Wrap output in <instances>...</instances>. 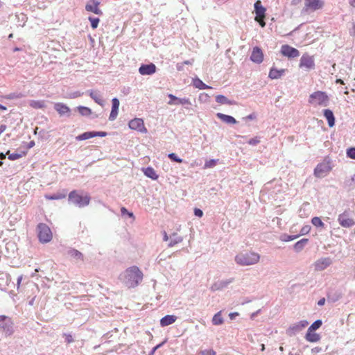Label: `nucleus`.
Instances as JSON below:
<instances>
[{
    "label": "nucleus",
    "instance_id": "nucleus-8",
    "mask_svg": "<svg viewBox=\"0 0 355 355\" xmlns=\"http://www.w3.org/2000/svg\"><path fill=\"white\" fill-rule=\"evenodd\" d=\"M315 60L313 56L304 53L300 58L299 67L306 70H311L315 69Z\"/></svg>",
    "mask_w": 355,
    "mask_h": 355
},
{
    "label": "nucleus",
    "instance_id": "nucleus-35",
    "mask_svg": "<svg viewBox=\"0 0 355 355\" xmlns=\"http://www.w3.org/2000/svg\"><path fill=\"white\" fill-rule=\"evenodd\" d=\"M77 110L82 116H89L92 114V110L87 107L80 105Z\"/></svg>",
    "mask_w": 355,
    "mask_h": 355
},
{
    "label": "nucleus",
    "instance_id": "nucleus-48",
    "mask_svg": "<svg viewBox=\"0 0 355 355\" xmlns=\"http://www.w3.org/2000/svg\"><path fill=\"white\" fill-rule=\"evenodd\" d=\"M67 343L69 344L73 342V336L71 334H64Z\"/></svg>",
    "mask_w": 355,
    "mask_h": 355
},
{
    "label": "nucleus",
    "instance_id": "nucleus-36",
    "mask_svg": "<svg viewBox=\"0 0 355 355\" xmlns=\"http://www.w3.org/2000/svg\"><path fill=\"white\" fill-rule=\"evenodd\" d=\"M223 319L221 317L220 312H218L216 314H215L212 318V323L214 325H219V324H223Z\"/></svg>",
    "mask_w": 355,
    "mask_h": 355
},
{
    "label": "nucleus",
    "instance_id": "nucleus-58",
    "mask_svg": "<svg viewBox=\"0 0 355 355\" xmlns=\"http://www.w3.org/2000/svg\"><path fill=\"white\" fill-rule=\"evenodd\" d=\"M6 125H3V124L1 125H0V135H1L3 132H4V131L6 130Z\"/></svg>",
    "mask_w": 355,
    "mask_h": 355
},
{
    "label": "nucleus",
    "instance_id": "nucleus-64",
    "mask_svg": "<svg viewBox=\"0 0 355 355\" xmlns=\"http://www.w3.org/2000/svg\"><path fill=\"white\" fill-rule=\"evenodd\" d=\"M168 235H167L166 232H164V241H168Z\"/></svg>",
    "mask_w": 355,
    "mask_h": 355
},
{
    "label": "nucleus",
    "instance_id": "nucleus-16",
    "mask_svg": "<svg viewBox=\"0 0 355 355\" xmlns=\"http://www.w3.org/2000/svg\"><path fill=\"white\" fill-rule=\"evenodd\" d=\"M156 71V66L153 63L148 64H141L139 69V72L141 75H152Z\"/></svg>",
    "mask_w": 355,
    "mask_h": 355
},
{
    "label": "nucleus",
    "instance_id": "nucleus-15",
    "mask_svg": "<svg viewBox=\"0 0 355 355\" xmlns=\"http://www.w3.org/2000/svg\"><path fill=\"white\" fill-rule=\"evenodd\" d=\"M331 262V259L329 257L319 259L314 263L315 270L318 271L323 270L329 266Z\"/></svg>",
    "mask_w": 355,
    "mask_h": 355
},
{
    "label": "nucleus",
    "instance_id": "nucleus-4",
    "mask_svg": "<svg viewBox=\"0 0 355 355\" xmlns=\"http://www.w3.org/2000/svg\"><path fill=\"white\" fill-rule=\"evenodd\" d=\"M329 101V96L326 92L322 91L312 93L309 98V103L313 106H327Z\"/></svg>",
    "mask_w": 355,
    "mask_h": 355
},
{
    "label": "nucleus",
    "instance_id": "nucleus-39",
    "mask_svg": "<svg viewBox=\"0 0 355 355\" xmlns=\"http://www.w3.org/2000/svg\"><path fill=\"white\" fill-rule=\"evenodd\" d=\"M89 20L91 22V27L96 29L99 24L100 19L98 17H89Z\"/></svg>",
    "mask_w": 355,
    "mask_h": 355
},
{
    "label": "nucleus",
    "instance_id": "nucleus-25",
    "mask_svg": "<svg viewBox=\"0 0 355 355\" xmlns=\"http://www.w3.org/2000/svg\"><path fill=\"white\" fill-rule=\"evenodd\" d=\"M324 116L328 121L329 126L333 127L335 124V117L333 112L329 109H326L324 110Z\"/></svg>",
    "mask_w": 355,
    "mask_h": 355
},
{
    "label": "nucleus",
    "instance_id": "nucleus-3",
    "mask_svg": "<svg viewBox=\"0 0 355 355\" xmlns=\"http://www.w3.org/2000/svg\"><path fill=\"white\" fill-rule=\"evenodd\" d=\"M68 200L78 207H84L89 204L90 197L88 195L82 196L73 190L69 193Z\"/></svg>",
    "mask_w": 355,
    "mask_h": 355
},
{
    "label": "nucleus",
    "instance_id": "nucleus-31",
    "mask_svg": "<svg viewBox=\"0 0 355 355\" xmlns=\"http://www.w3.org/2000/svg\"><path fill=\"white\" fill-rule=\"evenodd\" d=\"M193 85L196 88H198L199 89H210L211 87L205 84L199 78H194L193 79Z\"/></svg>",
    "mask_w": 355,
    "mask_h": 355
},
{
    "label": "nucleus",
    "instance_id": "nucleus-53",
    "mask_svg": "<svg viewBox=\"0 0 355 355\" xmlns=\"http://www.w3.org/2000/svg\"><path fill=\"white\" fill-rule=\"evenodd\" d=\"M194 214H195L196 216H198V217H200H200H202V215H203V212H202V211L201 209H198V208H196V209H194Z\"/></svg>",
    "mask_w": 355,
    "mask_h": 355
},
{
    "label": "nucleus",
    "instance_id": "nucleus-46",
    "mask_svg": "<svg viewBox=\"0 0 355 355\" xmlns=\"http://www.w3.org/2000/svg\"><path fill=\"white\" fill-rule=\"evenodd\" d=\"M260 142V139L258 137H255L254 138H252L250 139L248 143V144L250 145H252V146H256Z\"/></svg>",
    "mask_w": 355,
    "mask_h": 355
},
{
    "label": "nucleus",
    "instance_id": "nucleus-10",
    "mask_svg": "<svg viewBox=\"0 0 355 355\" xmlns=\"http://www.w3.org/2000/svg\"><path fill=\"white\" fill-rule=\"evenodd\" d=\"M281 53L288 58H294L300 56V51L288 44L282 45L281 47Z\"/></svg>",
    "mask_w": 355,
    "mask_h": 355
},
{
    "label": "nucleus",
    "instance_id": "nucleus-44",
    "mask_svg": "<svg viewBox=\"0 0 355 355\" xmlns=\"http://www.w3.org/2000/svg\"><path fill=\"white\" fill-rule=\"evenodd\" d=\"M347 155L349 158L355 159V148H350L347 149Z\"/></svg>",
    "mask_w": 355,
    "mask_h": 355
},
{
    "label": "nucleus",
    "instance_id": "nucleus-41",
    "mask_svg": "<svg viewBox=\"0 0 355 355\" xmlns=\"http://www.w3.org/2000/svg\"><path fill=\"white\" fill-rule=\"evenodd\" d=\"M218 159H209L207 160L205 164V168H212L215 166L218 162Z\"/></svg>",
    "mask_w": 355,
    "mask_h": 355
},
{
    "label": "nucleus",
    "instance_id": "nucleus-21",
    "mask_svg": "<svg viewBox=\"0 0 355 355\" xmlns=\"http://www.w3.org/2000/svg\"><path fill=\"white\" fill-rule=\"evenodd\" d=\"M216 116L223 122L227 124H235L236 123V120L230 115H226L219 112L216 114Z\"/></svg>",
    "mask_w": 355,
    "mask_h": 355
},
{
    "label": "nucleus",
    "instance_id": "nucleus-47",
    "mask_svg": "<svg viewBox=\"0 0 355 355\" xmlns=\"http://www.w3.org/2000/svg\"><path fill=\"white\" fill-rule=\"evenodd\" d=\"M171 241L168 244L169 246H173L175 244L178 243V237L175 233L172 234L170 236Z\"/></svg>",
    "mask_w": 355,
    "mask_h": 355
},
{
    "label": "nucleus",
    "instance_id": "nucleus-2",
    "mask_svg": "<svg viewBox=\"0 0 355 355\" xmlns=\"http://www.w3.org/2000/svg\"><path fill=\"white\" fill-rule=\"evenodd\" d=\"M260 255L254 252H241L235 257V261L241 266H250L259 262Z\"/></svg>",
    "mask_w": 355,
    "mask_h": 355
},
{
    "label": "nucleus",
    "instance_id": "nucleus-42",
    "mask_svg": "<svg viewBox=\"0 0 355 355\" xmlns=\"http://www.w3.org/2000/svg\"><path fill=\"white\" fill-rule=\"evenodd\" d=\"M198 355H216V353L214 349H209L200 351Z\"/></svg>",
    "mask_w": 355,
    "mask_h": 355
},
{
    "label": "nucleus",
    "instance_id": "nucleus-12",
    "mask_svg": "<svg viewBox=\"0 0 355 355\" xmlns=\"http://www.w3.org/2000/svg\"><path fill=\"white\" fill-rule=\"evenodd\" d=\"M129 128L132 130L145 133L147 129L144 126V121L139 118H135L130 121L128 123Z\"/></svg>",
    "mask_w": 355,
    "mask_h": 355
},
{
    "label": "nucleus",
    "instance_id": "nucleus-14",
    "mask_svg": "<svg viewBox=\"0 0 355 355\" xmlns=\"http://www.w3.org/2000/svg\"><path fill=\"white\" fill-rule=\"evenodd\" d=\"M250 60L252 62L257 64H260L263 62V53L261 48L255 46L252 49Z\"/></svg>",
    "mask_w": 355,
    "mask_h": 355
},
{
    "label": "nucleus",
    "instance_id": "nucleus-34",
    "mask_svg": "<svg viewBox=\"0 0 355 355\" xmlns=\"http://www.w3.org/2000/svg\"><path fill=\"white\" fill-rule=\"evenodd\" d=\"M67 196V193H57L53 195H46L45 197L48 200H60L65 198Z\"/></svg>",
    "mask_w": 355,
    "mask_h": 355
},
{
    "label": "nucleus",
    "instance_id": "nucleus-50",
    "mask_svg": "<svg viewBox=\"0 0 355 355\" xmlns=\"http://www.w3.org/2000/svg\"><path fill=\"white\" fill-rule=\"evenodd\" d=\"M168 157L175 162H178V155L175 153H169Z\"/></svg>",
    "mask_w": 355,
    "mask_h": 355
},
{
    "label": "nucleus",
    "instance_id": "nucleus-6",
    "mask_svg": "<svg viewBox=\"0 0 355 355\" xmlns=\"http://www.w3.org/2000/svg\"><path fill=\"white\" fill-rule=\"evenodd\" d=\"M254 11L256 13V17L254 18L255 21H257L261 27H264L266 26V23L264 21V19L266 17V8L262 6L261 1L260 0H257L254 3Z\"/></svg>",
    "mask_w": 355,
    "mask_h": 355
},
{
    "label": "nucleus",
    "instance_id": "nucleus-20",
    "mask_svg": "<svg viewBox=\"0 0 355 355\" xmlns=\"http://www.w3.org/2000/svg\"><path fill=\"white\" fill-rule=\"evenodd\" d=\"M176 320H177V317L175 315H167L163 317L160 320V325L162 327L168 326V325L171 324L173 322H175L176 321Z\"/></svg>",
    "mask_w": 355,
    "mask_h": 355
},
{
    "label": "nucleus",
    "instance_id": "nucleus-60",
    "mask_svg": "<svg viewBox=\"0 0 355 355\" xmlns=\"http://www.w3.org/2000/svg\"><path fill=\"white\" fill-rule=\"evenodd\" d=\"M324 302H325V299H324V298H322V299H320V300L318 301V304L319 306H322V305H324Z\"/></svg>",
    "mask_w": 355,
    "mask_h": 355
},
{
    "label": "nucleus",
    "instance_id": "nucleus-1",
    "mask_svg": "<svg viewBox=\"0 0 355 355\" xmlns=\"http://www.w3.org/2000/svg\"><path fill=\"white\" fill-rule=\"evenodd\" d=\"M143 272L137 266L128 268L124 272L120 274V281L128 288L137 287L143 279Z\"/></svg>",
    "mask_w": 355,
    "mask_h": 355
},
{
    "label": "nucleus",
    "instance_id": "nucleus-37",
    "mask_svg": "<svg viewBox=\"0 0 355 355\" xmlns=\"http://www.w3.org/2000/svg\"><path fill=\"white\" fill-rule=\"evenodd\" d=\"M311 223L315 226V227H324V223L322 221V220L320 219V218L319 217H313L312 219H311Z\"/></svg>",
    "mask_w": 355,
    "mask_h": 355
},
{
    "label": "nucleus",
    "instance_id": "nucleus-32",
    "mask_svg": "<svg viewBox=\"0 0 355 355\" xmlns=\"http://www.w3.org/2000/svg\"><path fill=\"white\" fill-rule=\"evenodd\" d=\"M93 137H94V131H91V132H83V134L78 135L76 137V139L77 141H83V140L91 139Z\"/></svg>",
    "mask_w": 355,
    "mask_h": 355
},
{
    "label": "nucleus",
    "instance_id": "nucleus-22",
    "mask_svg": "<svg viewBox=\"0 0 355 355\" xmlns=\"http://www.w3.org/2000/svg\"><path fill=\"white\" fill-rule=\"evenodd\" d=\"M90 97L98 105H103V100L98 91L90 90L88 91Z\"/></svg>",
    "mask_w": 355,
    "mask_h": 355
},
{
    "label": "nucleus",
    "instance_id": "nucleus-7",
    "mask_svg": "<svg viewBox=\"0 0 355 355\" xmlns=\"http://www.w3.org/2000/svg\"><path fill=\"white\" fill-rule=\"evenodd\" d=\"M0 330L2 331L6 336H10L12 334L13 322L10 318L6 315H0Z\"/></svg>",
    "mask_w": 355,
    "mask_h": 355
},
{
    "label": "nucleus",
    "instance_id": "nucleus-45",
    "mask_svg": "<svg viewBox=\"0 0 355 355\" xmlns=\"http://www.w3.org/2000/svg\"><path fill=\"white\" fill-rule=\"evenodd\" d=\"M311 230V226L309 225H304L300 230V235L307 234Z\"/></svg>",
    "mask_w": 355,
    "mask_h": 355
},
{
    "label": "nucleus",
    "instance_id": "nucleus-59",
    "mask_svg": "<svg viewBox=\"0 0 355 355\" xmlns=\"http://www.w3.org/2000/svg\"><path fill=\"white\" fill-rule=\"evenodd\" d=\"M21 280H22V275L19 276V277H18V278H17V288H19V286H20V284H21Z\"/></svg>",
    "mask_w": 355,
    "mask_h": 355
},
{
    "label": "nucleus",
    "instance_id": "nucleus-43",
    "mask_svg": "<svg viewBox=\"0 0 355 355\" xmlns=\"http://www.w3.org/2000/svg\"><path fill=\"white\" fill-rule=\"evenodd\" d=\"M308 322L306 320H302L300 321L297 324H296V327H294V329L300 330L304 327H306L308 325Z\"/></svg>",
    "mask_w": 355,
    "mask_h": 355
},
{
    "label": "nucleus",
    "instance_id": "nucleus-57",
    "mask_svg": "<svg viewBox=\"0 0 355 355\" xmlns=\"http://www.w3.org/2000/svg\"><path fill=\"white\" fill-rule=\"evenodd\" d=\"M129 211H128V209L125 207H121V214L123 216V215H125L128 213Z\"/></svg>",
    "mask_w": 355,
    "mask_h": 355
},
{
    "label": "nucleus",
    "instance_id": "nucleus-9",
    "mask_svg": "<svg viewBox=\"0 0 355 355\" xmlns=\"http://www.w3.org/2000/svg\"><path fill=\"white\" fill-rule=\"evenodd\" d=\"M331 171V167L327 162H322L317 165L314 170L315 177L321 178L326 176Z\"/></svg>",
    "mask_w": 355,
    "mask_h": 355
},
{
    "label": "nucleus",
    "instance_id": "nucleus-26",
    "mask_svg": "<svg viewBox=\"0 0 355 355\" xmlns=\"http://www.w3.org/2000/svg\"><path fill=\"white\" fill-rule=\"evenodd\" d=\"M29 105L34 109H44L46 107V101L44 100H31Z\"/></svg>",
    "mask_w": 355,
    "mask_h": 355
},
{
    "label": "nucleus",
    "instance_id": "nucleus-54",
    "mask_svg": "<svg viewBox=\"0 0 355 355\" xmlns=\"http://www.w3.org/2000/svg\"><path fill=\"white\" fill-rule=\"evenodd\" d=\"M164 343V342H162L161 343H159V345H156L155 347H154L150 352V354H153L155 353V352Z\"/></svg>",
    "mask_w": 355,
    "mask_h": 355
},
{
    "label": "nucleus",
    "instance_id": "nucleus-38",
    "mask_svg": "<svg viewBox=\"0 0 355 355\" xmlns=\"http://www.w3.org/2000/svg\"><path fill=\"white\" fill-rule=\"evenodd\" d=\"M8 155V159L10 160H16V159H18L19 158H21L23 155H25L24 153H23L22 154H20V153H10V151L8 150L7 152V153Z\"/></svg>",
    "mask_w": 355,
    "mask_h": 355
},
{
    "label": "nucleus",
    "instance_id": "nucleus-13",
    "mask_svg": "<svg viewBox=\"0 0 355 355\" xmlns=\"http://www.w3.org/2000/svg\"><path fill=\"white\" fill-rule=\"evenodd\" d=\"M304 4L306 10L315 11L324 6V1L322 0H305Z\"/></svg>",
    "mask_w": 355,
    "mask_h": 355
},
{
    "label": "nucleus",
    "instance_id": "nucleus-63",
    "mask_svg": "<svg viewBox=\"0 0 355 355\" xmlns=\"http://www.w3.org/2000/svg\"><path fill=\"white\" fill-rule=\"evenodd\" d=\"M255 117H256L255 115L253 114H250V115H248L247 116V118L249 119H255Z\"/></svg>",
    "mask_w": 355,
    "mask_h": 355
},
{
    "label": "nucleus",
    "instance_id": "nucleus-29",
    "mask_svg": "<svg viewBox=\"0 0 355 355\" xmlns=\"http://www.w3.org/2000/svg\"><path fill=\"white\" fill-rule=\"evenodd\" d=\"M85 10L88 12H94L96 15H102L103 12L99 9L98 6H93L87 3L85 6Z\"/></svg>",
    "mask_w": 355,
    "mask_h": 355
},
{
    "label": "nucleus",
    "instance_id": "nucleus-23",
    "mask_svg": "<svg viewBox=\"0 0 355 355\" xmlns=\"http://www.w3.org/2000/svg\"><path fill=\"white\" fill-rule=\"evenodd\" d=\"M305 338L309 342L315 343L320 340V336L319 334L314 333L313 331H310L308 329L305 336Z\"/></svg>",
    "mask_w": 355,
    "mask_h": 355
},
{
    "label": "nucleus",
    "instance_id": "nucleus-51",
    "mask_svg": "<svg viewBox=\"0 0 355 355\" xmlns=\"http://www.w3.org/2000/svg\"><path fill=\"white\" fill-rule=\"evenodd\" d=\"M168 97L171 98V101H168V104H176L175 101L178 100V97L173 95L168 94Z\"/></svg>",
    "mask_w": 355,
    "mask_h": 355
},
{
    "label": "nucleus",
    "instance_id": "nucleus-18",
    "mask_svg": "<svg viewBox=\"0 0 355 355\" xmlns=\"http://www.w3.org/2000/svg\"><path fill=\"white\" fill-rule=\"evenodd\" d=\"M119 107V101L117 98H114L112 100V110L110 114L109 120L114 121L116 119L118 115Z\"/></svg>",
    "mask_w": 355,
    "mask_h": 355
},
{
    "label": "nucleus",
    "instance_id": "nucleus-40",
    "mask_svg": "<svg viewBox=\"0 0 355 355\" xmlns=\"http://www.w3.org/2000/svg\"><path fill=\"white\" fill-rule=\"evenodd\" d=\"M322 320H318L316 321H315L309 327V330L310 331H315L318 329H319L321 325H322Z\"/></svg>",
    "mask_w": 355,
    "mask_h": 355
},
{
    "label": "nucleus",
    "instance_id": "nucleus-24",
    "mask_svg": "<svg viewBox=\"0 0 355 355\" xmlns=\"http://www.w3.org/2000/svg\"><path fill=\"white\" fill-rule=\"evenodd\" d=\"M10 280L11 278L9 274H1L0 277V289L5 291Z\"/></svg>",
    "mask_w": 355,
    "mask_h": 355
},
{
    "label": "nucleus",
    "instance_id": "nucleus-27",
    "mask_svg": "<svg viewBox=\"0 0 355 355\" xmlns=\"http://www.w3.org/2000/svg\"><path fill=\"white\" fill-rule=\"evenodd\" d=\"M67 254L74 259L82 261L83 260V254L76 249L71 248L68 250Z\"/></svg>",
    "mask_w": 355,
    "mask_h": 355
},
{
    "label": "nucleus",
    "instance_id": "nucleus-17",
    "mask_svg": "<svg viewBox=\"0 0 355 355\" xmlns=\"http://www.w3.org/2000/svg\"><path fill=\"white\" fill-rule=\"evenodd\" d=\"M338 220L340 225L344 227H350L355 224L353 219L349 218L345 214L339 215Z\"/></svg>",
    "mask_w": 355,
    "mask_h": 355
},
{
    "label": "nucleus",
    "instance_id": "nucleus-62",
    "mask_svg": "<svg viewBox=\"0 0 355 355\" xmlns=\"http://www.w3.org/2000/svg\"><path fill=\"white\" fill-rule=\"evenodd\" d=\"M349 3L351 6L355 8V0H349Z\"/></svg>",
    "mask_w": 355,
    "mask_h": 355
},
{
    "label": "nucleus",
    "instance_id": "nucleus-49",
    "mask_svg": "<svg viewBox=\"0 0 355 355\" xmlns=\"http://www.w3.org/2000/svg\"><path fill=\"white\" fill-rule=\"evenodd\" d=\"M22 96L21 94H17L15 93H12V94H8L7 96H6V98L7 99H14V98H21Z\"/></svg>",
    "mask_w": 355,
    "mask_h": 355
},
{
    "label": "nucleus",
    "instance_id": "nucleus-5",
    "mask_svg": "<svg viewBox=\"0 0 355 355\" xmlns=\"http://www.w3.org/2000/svg\"><path fill=\"white\" fill-rule=\"evenodd\" d=\"M37 237L40 243H46L51 241L53 234L50 227L45 223H40L37 225Z\"/></svg>",
    "mask_w": 355,
    "mask_h": 355
},
{
    "label": "nucleus",
    "instance_id": "nucleus-11",
    "mask_svg": "<svg viewBox=\"0 0 355 355\" xmlns=\"http://www.w3.org/2000/svg\"><path fill=\"white\" fill-rule=\"evenodd\" d=\"M54 109L58 113L60 117H70L71 116V109L63 103H55Z\"/></svg>",
    "mask_w": 355,
    "mask_h": 355
},
{
    "label": "nucleus",
    "instance_id": "nucleus-56",
    "mask_svg": "<svg viewBox=\"0 0 355 355\" xmlns=\"http://www.w3.org/2000/svg\"><path fill=\"white\" fill-rule=\"evenodd\" d=\"M89 3L93 6H99L100 5V1L98 0H90Z\"/></svg>",
    "mask_w": 355,
    "mask_h": 355
},
{
    "label": "nucleus",
    "instance_id": "nucleus-19",
    "mask_svg": "<svg viewBox=\"0 0 355 355\" xmlns=\"http://www.w3.org/2000/svg\"><path fill=\"white\" fill-rule=\"evenodd\" d=\"M286 69H277L275 67H272L269 71L268 77L270 79H277L281 78L285 73Z\"/></svg>",
    "mask_w": 355,
    "mask_h": 355
},
{
    "label": "nucleus",
    "instance_id": "nucleus-52",
    "mask_svg": "<svg viewBox=\"0 0 355 355\" xmlns=\"http://www.w3.org/2000/svg\"><path fill=\"white\" fill-rule=\"evenodd\" d=\"M94 137H105L107 135V132H106L94 131Z\"/></svg>",
    "mask_w": 355,
    "mask_h": 355
},
{
    "label": "nucleus",
    "instance_id": "nucleus-55",
    "mask_svg": "<svg viewBox=\"0 0 355 355\" xmlns=\"http://www.w3.org/2000/svg\"><path fill=\"white\" fill-rule=\"evenodd\" d=\"M298 236H299L298 235H295V236H287V239H285L284 241H293V240L296 239Z\"/></svg>",
    "mask_w": 355,
    "mask_h": 355
},
{
    "label": "nucleus",
    "instance_id": "nucleus-61",
    "mask_svg": "<svg viewBox=\"0 0 355 355\" xmlns=\"http://www.w3.org/2000/svg\"><path fill=\"white\" fill-rule=\"evenodd\" d=\"M35 146V141H31L28 144V148H31Z\"/></svg>",
    "mask_w": 355,
    "mask_h": 355
},
{
    "label": "nucleus",
    "instance_id": "nucleus-28",
    "mask_svg": "<svg viewBox=\"0 0 355 355\" xmlns=\"http://www.w3.org/2000/svg\"><path fill=\"white\" fill-rule=\"evenodd\" d=\"M143 171L146 176L153 180H155L158 178V175L156 174L155 171L152 167L143 168Z\"/></svg>",
    "mask_w": 355,
    "mask_h": 355
},
{
    "label": "nucleus",
    "instance_id": "nucleus-30",
    "mask_svg": "<svg viewBox=\"0 0 355 355\" xmlns=\"http://www.w3.org/2000/svg\"><path fill=\"white\" fill-rule=\"evenodd\" d=\"M216 101L219 104L235 105L236 102L229 100L227 97L223 95H218L216 96Z\"/></svg>",
    "mask_w": 355,
    "mask_h": 355
},
{
    "label": "nucleus",
    "instance_id": "nucleus-33",
    "mask_svg": "<svg viewBox=\"0 0 355 355\" xmlns=\"http://www.w3.org/2000/svg\"><path fill=\"white\" fill-rule=\"evenodd\" d=\"M308 239H301L300 241L295 243V244L294 245V249L297 252L301 251L304 248V245L308 243Z\"/></svg>",
    "mask_w": 355,
    "mask_h": 355
}]
</instances>
